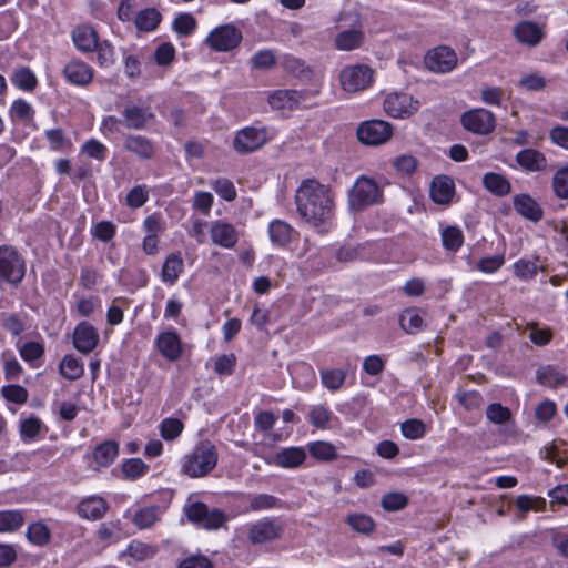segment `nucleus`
<instances>
[{"mask_svg":"<svg viewBox=\"0 0 568 568\" xmlns=\"http://www.w3.org/2000/svg\"><path fill=\"white\" fill-rule=\"evenodd\" d=\"M296 210L307 223L320 226L334 215V194L332 190L316 180L302 181L295 194Z\"/></svg>","mask_w":568,"mask_h":568,"instance_id":"obj_1","label":"nucleus"},{"mask_svg":"<svg viewBox=\"0 0 568 568\" xmlns=\"http://www.w3.org/2000/svg\"><path fill=\"white\" fill-rule=\"evenodd\" d=\"M219 453L210 440L199 442L193 450L185 455L181 464V473L191 477L200 478L210 474L217 464Z\"/></svg>","mask_w":568,"mask_h":568,"instance_id":"obj_2","label":"nucleus"},{"mask_svg":"<svg viewBox=\"0 0 568 568\" xmlns=\"http://www.w3.org/2000/svg\"><path fill=\"white\" fill-rule=\"evenodd\" d=\"M26 274V261L11 245L0 246V283L18 286Z\"/></svg>","mask_w":568,"mask_h":568,"instance_id":"obj_3","label":"nucleus"},{"mask_svg":"<svg viewBox=\"0 0 568 568\" xmlns=\"http://www.w3.org/2000/svg\"><path fill=\"white\" fill-rule=\"evenodd\" d=\"M382 191L376 182L366 176H359L348 192V205L353 211H361L369 205L378 203Z\"/></svg>","mask_w":568,"mask_h":568,"instance_id":"obj_4","label":"nucleus"},{"mask_svg":"<svg viewBox=\"0 0 568 568\" xmlns=\"http://www.w3.org/2000/svg\"><path fill=\"white\" fill-rule=\"evenodd\" d=\"M184 510L191 523L207 530L219 529L227 519L224 511L217 508L210 509L205 504L200 501L187 505Z\"/></svg>","mask_w":568,"mask_h":568,"instance_id":"obj_5","label":"nucleus"},{"mask_svg":"<svg viewBox=\"0 0 568 568\" xmlns=\"http://www.w3.org/2000/svg\"><path fill=\"white\" fill-rule=\"evenodd\" d=\"M356 134L365 145H381L392 138L393 126L383 120H368L359 124Z\"/></svg>","mask_w":568,"mask_h":568,"instance_id":"obj_6","label":"nucleus"},{"mask_svg":"<svg viewBox=\"0 0 568 568\" xmlns=\"http://www.w3.org/2000/svg\"><path fill=\"white\" fill-rule=\"evenodd\" d=\"M383 105L389 116L407 119L419 110L420 102L408 93L393 92L385 98Z\"/></svg>","mask_w":568,"mask_h":568,"instance_id":"obj_7","label":"nucleus"},{"mask_svg":"<svg viewBox=\"0 0 568 568\" xmlns=\"http://www.w3.org/2000/svg\"><path fill=\"white\" fill-rule=\"evenodd\" d=\"M343 90L354 93L367 89L373 81V70L364 64L346 67L341 71Z\"/></svg>","mask_w":568,"mask_h":568,"instance_id":"obj_8","label":"nucleus"},{"mask_svg":"<svg viewBox=\"0 0 568 568\" xmlns=\"http://www.w3.org/2000/svg\"><path fill=\"white\" fill-rule=\"evenodd\" d=\"M460 122L464 129L479 135L489 134L496 126L493 112L481 108L464 112Z\"/></svg>","mask_w":568,"mask_h":568,"instance_id":"obj_9","label":"nucleus"},{"mask_svg":"<svg viewBox=\"0 0 568 568\" xmlns=\"http://www.w3.org/2000/svg\"><path fill=\"white\" fill-rule=\"evenodd\" d=\"M308 95L307 91L280 89L268 94L267 102L273 110L292 111L305 105Z\"/></svg>","mask_w":568,"mask_h":568,"instance_id":"obj_10","label":"nucleus"},{"mask_svg":"<svg viewBox=\"0 0 568 568\" xmlns=\"http://www.w3.org/2000/svg\"><path fill=\"white\" fill-rule=\"evenodd\" d=\"M74 45L83 53L97 52L98 62L108 65L113 62L114 48L108 40L100 38H72Z\"/></svg>","mask_w":568,"mask_h":568,"instance_id":"obj_11","label":"nucleus"},{"mask_svg":"<svg viewBox=\"0 0 568 568\" xmlns=\"http://www.w3.org/2000/svg\"><path fill=\"white\" fill-rule=\"evenodd\" d=\"M426 67L437 73H447L457 64L455 51L448 47H437L429 50L425 57Z\"/></svg>","mask_w":568,"mask_h":568,"instance_id":"obj_12","label":"nucleus"},{"mask_svg":"<svg viewBox=\"0 0 568 568\" xmlns=\"http://www.w3.org/2000/svg\"><path fill=\"white\" fill-rule=\"evenodd\" d=\"M283 532L282 525L273 518H263L254 523L248 530V539L254 545L277 539Z\"/></svg>","mask_w":568,"mask_h":568,"instance_id":"obj_13","label":"nucleus"},{"mask_svg":"<svg viewBox=\"0 0 568 568\" xmlns=\"http://www.w3.org/2000/svg\"><path fill=\"white\" fill-rule=\"evenodd\" d=\"M266 140L264 129L247 126L236 133L233 145L240 153H250L264 145Z\"/></svg>","mask_w":568,"mask_h":568,"instance_id":"obj_14","label":"nucleus"},{"mask_svg":"<svg viewBox=\"0 0 568 568\" xmlns=\"http://www.w3.org/2000/svg\"><path fill=\"white\" fill-rule=\"evenodd\" d=\"M99 333L89 322L79 323L73 331V345L83 354L91 353L99 343Z\"/></svg>","mask_w":568,"mask_h":568,"instance_id":"obj_15","label":"nucleus"},{"mask_svg":"<svg viewBox=\"0 0 568 568\" xmlns=\"http://www.w3.org/2000/svg\"><path fill=\"white\" fill-rule=\"evenodd\" d=\"M123 123L130 130H143L148 122L154 118L149 105L138 106L128 104L122 110Z\"/></svg>","mask_w":568,"mask_h":568,"instance_id":"obj_16","label":"nucleus"},{"mask_svg":"<svg viewBox=\"0 0 568 568\" xmlns=\"http://www.w3.org/2000/svg\"><path fill=\"white\" fill-rule=\"evenodd\" d=\"M210 235L215 245L224 248H233L239 241V233L235 227L222 221H216L211 224Z\"/></svg>","mask_w":568,"mask_h":568,"instance_id":"obj_17","label":"nucleus"},{"mask_svg":"<svg viewBox=\"0 0 568 568\" xmlns=\"http://www.w3.org/2000/svg\"><path fill=\"white\" fill-rule=\"evenodd\" d=\"M516 163L527 172H542L548 168V160L542 152L536 149H523L515 156Z\"/></svg>","mask_w":568,"mask_h":568,"instance_id":"obj_18","label":"nucleus"},{"mask_svg":"<svg viewBox=\"0 0 568 568\" xmlns=\"http://www.w3.org/2000/svg\"><path fill=\"white\" fill-rule=\"evenodd\" d=\"M513 204L520 216L534 223L539 222L544 216L542 207L527 193L515 195Z\"/></svg>","mask_w":568,"mask_h":568,"instance_id":"obj_19","label":"nucleus"},{"mask_svg":"<svg viewBox=\"0 0 568 568\" xmlns=\"http://www.w3.org/2000/svg\"><path fill=\"white\" fill-rule=\"evenodd\" d=\"M65 79L79 87H87L93 80V69L82 61H70L63 69Z\"/></svg>","mask_w":568,"mask_h":568,"instance_id":"obj_20","label":"nucleus"},{"mask_svg":"<svg viewBox=\"0 0 568 568\" xmlns=\"http://www.w3.org/2000/svg\"><path fill=\"white\" fill-rule=\"evenodd\" d=\"M156 346L162 356L169 361H176L181 356V339L174 331L161 333L156 338Z\"/></svg>","mask_w":568,"mask_h":568,"instance_id":"obj_21","label":"nucleus"},{"mask_svg":"<svg viewBox=\"0 0 568 568\" xmlns=\"http://www.w3.org/2000/svg\"><path fill=\"white\" fill-rule=\"evenodd\" d=\"M108 510L105 500L98 496H91L79 503L77 511L80 517L89 520L101 519Z\"/></svg>","mask_w":568,"mask_h":568,"instance_id":"obj_22","label":"nucleus"},{"mask_svg":"<svg viewBox=\"0 0 568 568\" xmlns=\"http://www.w3.org/2000/svg\"><path fill=\"white\" fill-rule=\"evenodd\" d=\"M454 182L446 175H439L433 179L430 184V197L437 204L450 203L454 195Z\"/></svg>","mask_w":568,"mask_h":568,"instance_id":"obj_23","label":"nucleus"},{"mask_svg":"<svg viewBox=\"0 0 568 568\" xmlns=\"http://www.w3.org/2000/svg\"><path fill=\"white\" fill-rule=\"evenodd\" d=\"M124 149L143 160H149L154 154V146L151 140L138 134H129L125 138Z\"/></svg>","mask_w":568,"mask_h":568,"instance_id":"obj_24","label":"nucleus"},{"mask_svg":"<svg viewBox=\"0 0 568 568\" xmlns=\"http://www.w3.org/2000/svg\"><path fill=\"white\" fill-rule=\"evenodd\" d=\"M484 187L495 196L503 197L511 192L509 180L499 173L488 172L483 176Z\"/></svg>","mask_w":568,"mask_h":568,"instance_id":"obj_25","label":"nucleus"},{"mask_svg":"<svg viewBox=\"0 0 568 568\" xmlns=\"http://www.w3.org/2000/svg\"><path fill=\"white\" fill-rule=\"evenodd\" d=\"M293 227L282 220H274L268 225V235L271 242L280 247H285L293 237Z\"/></svg>","mask_w":568,"mask_h":568,"instance_id":"obj_26","label":"nucleus"},{"mask_svg":"<svg viewBox=\"0 0 568 568\" xmlns=\"http://www.w3.org/2000/svg\"><path fill=\"white\" fill-rule=\"evenodd\" d=\"M306 459V453L301 447H288L280 450L274 458V463L283 468H294L301 466Z\"/></svg>","mask_w":568,"mask_h":568,"instance_id":"obj_27","label":"nucleus"},{"mask_svg":"<svg viewBox=\"0 0 568 568\" xmlns=\"http://www.w3.org/2000/svg\"><path fill=\"white\" fill-rule=\"evenodd\" d=\"M119 455V445L114 440H105L98 445L93 452V459L101 467H109Z\"/></svg>","mask_w":568,"mask_h":568,"instance_id":"obj_28","label":"nucleus"},{"mask_svg":"<svg viewBox=\"0 0 568 568\" xmlns=\"http://www.w3.org/2000/svg\"><path fill=\"white\" fill-rule=\"evenodd\" d=\"M184 263L180 254H170L162 266L161 277L164 283L174 284L183 272Z\"/></svg>","mask_w":568,"mask_h":568,"instance_id":"obj_29","label":"nucleus"},{"mask_svg":"<svg viewBox=\"0 0 568 568\" xmlns=\"http://www.w3.org/2000/svg\"><path fill=\"white\" fill-rule=\"evenodd\" d=\"M60 374L68 381H77L84 374L83 363L69 354L65 355L59 364Z\"/></svg>","mask_w":568,"mask_h":568,"instance_id":"obj_30","label":"nucleus"},{"mask_svg":"<svg viewBox=\"0 0 568 568\" xmlns=\"http://www.w3.org/2000/svg\"><path fill=\"white\" fill-rule=\"evenodd\" d=\"M399 325L407 334H416L424 326V320L415 307L406 308L399 315Z\"/></svg>","mask_w":568,"mask_h":568,"instance_id":"obj_31","label":"nucleus"},{"mask_svg":"<svg viewBox=\"0 0 568 568\" xmlns=\"http://www.w3.org/2000/svg\"><path fill=\"white\" fill-rule=\"evenodd\" d=\"M161 22V14L153 8L140 11L135 17V26L142 32H152Z\"/></svg>","mask_w":568,"mask_h":568,"instance_id":"obj_32","label":"nucleus"},{"mask_svg":"<svg viewBox=\"0 0 568 568\" xmlns=\"http://www.w3.org/2000/svg\"><path fill=\"white\" fill-rule=\"evenodd\" d=\"M20 356L30 364L32 368L40 366L38 361L44 355V346L39 342H26L19 347Z\"/></svg>","mask_w":568,"mask_h":568,"instance_id":"obj_33","label":"nucleus"},{"mask_svg":"<svg viewBox=\"0 0 568 568\" xmlns=\"http://www.w3.org/2000/svg\"><path fill=\"white\" fill-rule=\"evenodd\" d=\"M11 81L23 91H33L38 84L36 74L27 67L18 68L11 77Z\"/></svg>","mask_w":568,"mask_h":568,"instance_id":"obj_34","label":"nucleus"},{"mask_svg":"<svg viewBox=\"0 0 568 568\" xmlns=\"http://www.w3.org/2000/svg\"><path fill=\"white\" fill-rule=\"evenodd\" d=\"M161 516V509L158 506H148L139 509L133 517L134 524L140 529L150 528L154 525Z\"/></svg>","mask_w":568,"mask_h":568,"instance_id":"obj_35","label":"nucleus"},{"mask_svg":"<svg viewBox=\"0 0 568 568\" xmlns=\"http://www.w3.org/2000/svg\"><path fill=\"white\" fill-rule=\"evenodd\" d=\"M26 536L31 544L42 547L49 544L51 531L47 525L38 521L29 525Z\"/></svg>","mask_w":568,"mask_h":568,"instance_id":"obj_36","label":"nucleus"},{"mask_svg":"<svg viewBox=\"0 0 568 568\" xmlns=\"http://www.w3.org/2000/svg\"><path fill=\"white\" fill-rule=\"evenodd\" d=\"M345 521L353 530L359 534L369 535L375 529V521L371 516L365 514H349Z\"/></svg>","mask_w":568,"mask_h":568,"instance_id":"obj_37","label":"nucleus"},{"mask_svg":"<svg viewBox=\"0 0 568 568\" xmlns=\"http://www.w3.org/2000/svg\"><path fill=\"white\" fill-rule=\"evenodd\" d=\"M24 523V516L21 510L0 511V532L16 531Z\"/></svg>","mask_w":568,"mask_h":568,"instance_id":"obj_38","label":"nucleus"},{"mask_svg":"<svg viewBox=\"0 0 568 568\" xmlns=\"http://www.w3.org/2000/svg\"><path fill=\"white\" fill-rule=\"evenodd\" d=\"M43 430H47L44 424L36 416H30L20 423V435L23 440L34 439Z\"/></svg>","mask_w":568,"mask_h":568,"instance_id":"obj_39","label":"nucleus"},{"mask_svg":"<svg viewBox=\"0 0 568 568\" xmlns=\"http://www.w3.org/2000/svg\"><path fill=\"white\" fill-rule=\"evenodd\" d=\"M346 378V374L342 369H323L321 371L322 384L329 390H338Z\"/></svg>","mask_w":568,"mask_h":568,"instance_id":"obj_40","label":"nucleus"},{"mask_svg":"<svg viewBox=\"0 0 568 568\" xmlns=\"http://www.w3.org/2000/svg\"><path fill=\"white\" fill-rule=\"evenodd\" d=\"M408 504V498L405 494L393 491L385 494L381 499V506L386 511H398L404 509Z\"/></svg>","mask_w":568,"mask_h":568,"instance_id":"obj_41","label":"nucleus"},{"mask_svg":"<svg viewBox=\"0 0 568 568\" xmlns=\"http://www.w3.org/2000/svg\"><path fill=\"white\" fill-rule=\"evenodd\" d=\"M160 434L165 440H174L176 439L181 433L183 432L184 425L178 418H164L160 423Z\"/></svg>","mask_w":568,"mask_h":568,"instance_id":"obj_42","label":"nucleus"},{"mask_svg":"<svg viewBox=\"0 0 568 568\" xmlns=\"http://www.w3.org/2000/svg\"><path fill=\"white\" fill-rule=\"evenodd\" d=\"M308 450L312 457L324 462L333 460L336 457L335 447L327 442L312 443Z\"/></svg>","mask_w":568,"mask_h":568,"instance_id":"obj_43","label":"nucleus"},{"mask_svg":"<svg viewBox=\"0 0 568 568\" xmlns=\"http://www.w3.org/2000/svg\"><path fill=\"white\" fill-rule=\"evenodd\" d=\"M486 417L494 424L503 425L510 420L511 412L499 403H493L486 408Z\"/></svg>","mask_w":568,"mask_h":568,"instance_id":"obj_44","label":"nucleus"},{"mask_svg":"<svg viewBox=\"0 0 568 568\" xmlns=\"http://www.w3.org/2000/svg\"><path fill=\"white\" fill-rule=\"evenodd\" d=\"M442 241L445 248L457 251L464 241L463 232L456 226H447L442 232Z\"/></svg>","mask_w":568,"mask_h":568,"instance_id":"obj_45","label":"nucleus"},{"mask_svg":"<svg viewBox=\"0 0 568 568\" xmlns=\"http://www.w3.org/2000/svg\"><path fill=\"white\" fill-rule=\"evenodd\" d=\"M332 416L333 413L327 407L318 405L311 409L308 420L313 426L325 429L328 427Z\"/></svg>","mask_w":568,"mask_h":568,"instance_id":"obj_46","label":"nucleus"},{"mask_svg":"<svg viewBox=\"0 0 568 568\" xmlns=\"http://www.w3.org/2000/svg\"><path fill=\"white\" fill-rule=\"evenodd\" d=\"M400 432L407 439L416 440L425 435L426 426L420 419L412 418L400 425Z\"/></svg>","mask_w":568,"mask_h":568,"instance_id":"obj_47","label":"nucleus"},{"mask_svg":"<svg viewBox=\"0 0 568 568\" xmlns=\"http://www.w3.org/2000/svg\"><path fill=\"white\" fill-rule=\"evenodd\" d=\"M537 375H538V381L541 384L552 386V387L562 385L566 381L565 375L551 366H547V367L539 369Z\"/></svg>","mask_w":568,"mask_h":568,"instance_id":"obj_48","label":"nucleus"},{"mask_svg":"<svg viewBox=\"0 0 568 568\" xmlns=\"http://www.w3.org/2000/svg\"><path fill=\"white\" fill-rule=\"evenodd\" d=\"M547 81L546 79L538 74V73H531L524 75L519 82L518 88L528 92H536L541 91L546 87Z\"/></svg>","mask_w":568,"mask_h":568,"instance_id":"obj_49","label":"nucleus"},{"mask_svg":"<svg viewBox=\"0 0 568 568\" xmlns=\"http://www.w3.org/2000/svg\"><path fill=\"white\" fill-rule=\"evenodd\" d=\"M126 552L135 560L142 561L153 557L155 555V548L144 542L132 541L129 545Z\"/></svg>","mask_w":568,"mask_h":568,"instance_id":"obj_50","label":"nucleus"},{"mask_svg":"<svg viewBox=\"0 0 568 568\" xmlns=\"http://www.w3.org/2000/svg\"><path fill=\"white\" fill-rule=\"evenodd\" d=\"M173 30L179 34H190L196 27L195 18L191 13H180L172 23Z\"/></svg>","mask_w":568,"mask_h":568,"instance_id":"obj_51","label":"nucleus"},{"mask_svg":"<svg viewBox=\"0 0 568 568\" xmlns=\"http://www.w3.org/2000/svg\"><path fill=\"white\" fill-rule=\"evenodd\" d=\"M552 190L560 199H568V166L558 170L552 178Z\"/></svg>","mask_w":568,"mask_h":568,"instance_id":"obj_52","label":"nucleus"},{"mask_svg":"<svg viewBox=\"0 0 568 568\" xmlns=\"http://www.w3.org/2000/svg\"><path fill=\"white\" fill-rule=\"evenodd\" d=\"M2 396L11 403L24 404L28 400V390L20 385H6L1 388Z\"/></svg>","mask_w":568,"mask_h":568,"instance_id":"obj_53","label":"nucleus"},{"mask_svg":"<svg viewBox=\"0 0 568 568\" xmlns=\"http://www.w3.org/2000/svg\"><path fill=\"white\" fill-rule=\"evenodd\" d=\"M146 468V465L140 458H130L122 464V471L129 479L141 477Z\"/></svg>","mask_w":568,"mask_h":568,"instance_id":"obj_54","label":"nucleus"},{"mask_svg":"<svg viewBox=\"0 0 568 568\" xmlns=\"http://www.w3.org/2000/svg\"><path fill=\"white\" fill-rule=\"evenodd\" d=\"M241 38H205L204 43L212 50L222 52L236 48Z\"/></svg>","mask_w":568,"mask_h":568,"instance_id":"obj_55","label":"nucleus"},{"mask_svg":"<svg viewBox=\"0 0 568 568\" xmlns=\"http://www.w3.org/2000/svg\"><path fill=\"white\" fill-rule=\"evenodd\" d=\"M213 190L225 201H233L236 197V190L234 184L225 179L220 178L212 184Z\"/></svg>","mask_w":568,"mask_h":568,"instance_id":"obj_56","label":"nucleus"},{"mask_svg":"<svg viewBox=\"0 0 568 568\" xmlns=\"http://www.w3.org/2000/svg\"><path fill=\"white\" fill-rule=\"evenodd\" d=\"M81 152L85 153L91 159L103 161L106 158L108 150L100 141L90 139L82 145Z\"/></svg>","mask_w":568,"mask_h":568,"instance_id":"obj_57","label":"nucleus"},{"mask_svg":"<svg viewBox=\"0 0 568 568\" xmlns=\"http://www.w3.org/2000/svg\"><path fill=\"white\" fill-rule=\"evenodd\" d=\"M149 199V192L145 185H136L131 189L126 195V204L130 207H141Z\"/></svg>","mask_w":568,"mask_h":568,"instance_id":"obj_58","label":"nucleus"},{"mask_svg":"<svg viewBox=\"0 0 568 568\" xmlns=\"http://www.w3.org/2000/svg\"><path fill=\"white\" fill-rule=\"evenodd\" d=\"M393 166L398 173L410 174L417 168V160L410 154H402L394 159Z\"/></svg>","mask_w":568,"mask_h":568,"instance_id":"obj_59","label":"nucleus"},{"mask_svg":"<svg viewBox=\"0 0 568 568\" xmlns=\"http://www.w3.org/2000/svg\"><path fill=\"white\" fill-rule=\"evenodd\" d=\"M515 275L523 280L532 278L537 274L538 266L530 260H519L514 265Z\"/></svg>","mask_w":568,"mask_h":568,"instance_id":"obj_60","label":"nucleus"},{"mask_svg":"<svg viewBox=\"0 0 568 568\" xmlns=\"http://www.w3.org/2000/svg\"><path fill=\"white\" fill-rule=\"evenodd\" d=\"M278 499L268 494L255 495L250 499V508L252 510H262L276 507Z\"/></svg>","mask_w":568,"mask_h":568,"instance_id":"obj_61","label":"nucleus"},{"mask_svg":"<svg viewBox=\"0 0 568 568\" xmlns=\"http://www.w3.org/2000/svg\"><path fill=\"white\" fill-rule=\"evenodd\" d=\"M236 358L233 354L221 355L215 359L214 371L220 375H231L235 367Z\"/></svg>","mask_w":568,"mask_h":568,"instance_id":"obj_62","label":"nucleus"},{"mask_svg":"<svg viewBox=\"0 0 568 568\" xmlns=\"http://www.w3.org/2000/svg\"><path fill=\"white\" fill-rule=\"evenodd\" d=\"M10 112L12 118L19 120H28L33 114L32 106L22 99H18L12 103Z\"/></svg>","mask_w":568,"mask_h":568,"instance_id":"obj_63","label":"nucleus"},{"mask_svg":"<svg viewBox=\"0 0 568 568\" xmlns=\"http://www.w3.org/2000/svg\"><path fill=\"white\" fill-rule=\"evenodd\" d=\"M178 568H213V565L205 556H191L185 558Z\"/></svg>","mask_w":568,"mask_h":568,"instance_id":"obj_64","label":"nucleus"}]
</instances>
